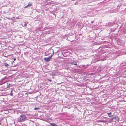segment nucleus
Masks as SVG:
<instances>
[{
    "instance_id": "obj_1",
    "label": "nucleus",
    "mask_w": 126,
    "mask_h": 126,
    "mask_svg": "<svg viewBox=\"0 0 126 126\" xmlns=\"http://www.w3.org/2000/svg\"><path fill=\"white\" fill-rule=\"evenodd\" d=\"M27 118V117L25 115L22 114L17 119V121L19 122H23L25 121Z\"/></svg>"
},
{
    "instance_id": "obj_2",
    "label": "nucleus",
    "mask_w": 126,
    "mask_h": 126,
    "mask_svg": "<svg viewBox=\"0 0 126 126\" xmlns=\"http://www.w3.org/2000/svg\"><path fill=\"white\" fill-rule=\"evenodd\" d=\"M7 81V78L6 77L2 78L1 80H0V85L6 83Z\"/></svg>"
},
{
    "instance_id": "obj_3",
    "label": "nucleus",
    "mask_w": 126,
    "mask_h": 126,
    "mask_svg": "<svg viewBox=\"0 0 126 126\" xmlns=\"http://www.w3.org/2000/svg\"><path fill=\"white\" fill-rule=\"evenodd\" d=\"M78 61H74L73 62H72L71 63V64H74L75 65H77V63L78 62Z\"/></svg>"
},
{
    "instance_id": "obj_4",
    "label": "nucleus",
    "mask_w": 126,
    "mask_h": 126,
    "mask_svg": "<svg viewBox=\"0 0 126 126\" xmlns=\"http://www.w3.org/2000/svg\"><path fill=\"white\" fill-rule=\"evenodd\" d=\"M51 59L50 57H49L48 58H45L44 60L47 62H48Z\"/></svg>"
},
{
    "instance_id": "obj_5",
    "label": "nucleus",
    "mask_w": 126,
    "mask_h": 126,
    "mask_svg": "<svg viewBox=\"0 0 126 126\" xmlns=\"http://www.w3.org/2000/svg\"><path fill=\"white\" fill-rule=\"evenodd\" d=\"M50 124L51 126H58L55 124L53 123H50Z\"/></svg>"
},
{
    "instance_id": "obj_6",
    "label": "nucleus",
    "mask_w": 126,
    "mask_h": 126,
    "mask_svg": "<svg viewBox=\"0 0 126 126\" xmlns=\"http://www.w3.org/2000/svg\"><path fill=\"white\" fill-rule=\"evenodd\" d=\"M114 119H115L117 121H118L119 120V118L117 117V116H115L114 117Z\"/></svg>"
},
{
    "instance_id": "obj_7",
    "label": "nucleus",
    "mask_w": 126,
    "mask_h": 126,
    "mask_svg": "<svg viewBox=\"0 0 126 126\" xmlns=\"http://www.w3.org/2000/svg\"><path fill=\"white\" fill-rule=\"evenodd\" d=\"M4 65L5 66V67H8L9 66V65L8 64L6 63H4Z\"/></svg>"
},
{
    "instance_id": "obj_8",
    "label": "nucleus",
    "mask_w": 126,
    "mask_h": 126,
    "mask_svg": "<svg viewBox=\"0 0 126 126\" xmlns=\"http://www.w3.org/2000/svg\"><path fill=\"white\" fill-rule=\"evenodd\" d=\"M111 114H112V113L111 112H110V113H107L108 115H109V116L110 117H111V116H110V115H111Z\"/></svg>"
},
{
    "instance_id": "obj_9",
    "label": "nucleus",
    "mask_w": 126,
    "mask_h": 126,
    "mask_svg": "<svg viewBox=\"0 0 126 126\" xmlns=\"http://www.w3.org/2000/svg\"><path fill=\"white\" fill-rule=\"evenodd\" d=\"M53 53L51 55H50V56L49 57H50L51 58L52 57V56H53V55L54 54V51H53Z\"/></svg>"
},
{
    "instance_id": "obj_10",
    "label": "nucleus",
    "mask_w": 126,
    "mask_h": 126,
    "mask_svg": "<svg viewBox=\"0 0 126 126\" xmlns=\"http://www.w3.org/2000/svg\"><path fill=\"white\" fill-rule=\"evenodd\" d=\"M32 5V3L31 2H29V3L27 5L28 6H30Z\"/></svg>"
},
{
    "instance_id": "obj_11",
    "label": "nucleus",
    "mask_w": 126,
    "mask_h": 126,
    "mask_svg": "<svg viewBox=\"0 0 126 126\" xmlns=\"http://www.w3.org/2000/svg\"><path fill=\"white\" fill-rule=\"evenodd\" d=\"M13 90H14L13 89L11 90V93H10V95L12 96H13V94L12 93V91Z\"/></svg>"
},
{
    "instance_id": "obj_12",
    "label": "nucleus",
    "mask_w": 126,
    "mask_h": 126,
    "mask_svg": "<svg viewBox=\"0 0 126 126\" xmlns=\"http://www.w3.org/2000/svg\"><path fill=\"white\" fill-rule=\"evenodd\" d=\"M27 26V24L26 23H25L24 25V26H23V27H25V26Z\"/></svg>"
},
{
    "instance_id": "obj_13",
    "label": "nucleus",
    "mask_w": 126,
    "mask_h": 126,
    "mask_svg": "<svg viewBox=\"0 0 126 126\" xmlns=\"http://www.w3.org/2000/svg\"><path fill=\"white\" fill-rule=\"evenodd\" d=\"M39 108H35L34 109V110H36L37 109H39Z\"/></svg>"
},
{
    "instance_id": "obj_14",
    "label": "nucleus",
    "mask_w": 126,
    "mask_h": 126,
    "mask_svg": "<svg viewBox=\"0 0 126 126\" xmlns=\"http://www.w3.org/2000/svg\"><path fill=\"white\" fill-rule=\"evenodd\" d=\"M114 119V118L113 117L111 118V119H110V120L111 121H113V120Z\"/></svg>"
},
{
    "instance_id": "obj_15",
    "label": "nucleus",
    "mask_w": 126,
    "mask_h": 126,
    "mask_svg": "<svg viewBox=\"0 0 126 126\" xmlns=\"http://www.w3.org/2000/svg\"><path fill=\"white\" fill-rule=\"evenodd\" d=\"M49 81L51 82V79H47Z\"/></svg>"
},
{
    "instance_id": "obj_16",
    "label": "nucleus",
    "mask_w": 126,
    "mask_h": 126,
    "mask_svg": "<svg viewBox=\"0 0 126 126\" xmlns=\"http://www.w3.org/2000/svg\"><path fill=\"white\" fill-rule=\"evenodd\" d=\"M16 59L15 58L14 59V61H13V62H14V61H15L16 60Z\"/></svg>"
},
{
    "instance_id": "obj_17",
    "label": "nucleus",
    "mask_w": 126,
    "mask_h": 126,
    "mask_svg": "<svg viewBox=\"0 0 126 126\" xmlns=\"http://www.w3.org/2000/svg\"><path fill=\"white\" fill-rule=\"evenodd\" d=\"M28 6H27H27H26L25 7V8H27Z\"/></svg>"
},
{
    "instance_id": "obj_18",
    "label": "nucleus",
    "mask_w": 126,
    "mask_h": 126,
    "mask_svg": "<svg viewBox=\"0 0 126 126\" xmlns=\"http://www.w3.org/2000/svg\"><path fill=\"white\" fill-rule=\"evenodd\" d=\"M16 18H17V19H18L19 18L18 17H16Z\"/></svg>"
},
{
    "instance_id": "obj_19",
    "label": "nucleus",
    "mask_w": 126,
    "mask_h": 126,
    "mask_svg": "<svg viewBox=\"0 0 126 126\" xmlns=\"http://www.w3.org/2000/svg\"><path fill=\"white\" fill-rule=\"evenodd\" d=\"M94 22V21H91V22L92 23H93Z\"/></svg>"
},
{
    "instance_id": "obj_20",
    "label": "nucleus",
    "mask_w": 126,
    "mask_h": 126,
    "mask_svg": "<svg viewBox=\"0 0 126 126\" xmlns=\"http://www.w3.org/2000/svg\"><path fill=\"white\" fill-rule=\"evenodd\" d=\"M77 4V3H76H76H75V4Z\"/></svg>"
},
{
    "instance_id": "obj_21",
    "label": "nucleus",
    "mask_w": 126,
    "mask_h": 126,
    "mask_svg": "<svg viewBox=\"0 0 126 126\" xmlns=\"http://www.w3.org/2000/svg\"><path fill=\"white\" fill-rule=\"evenodd\" d=\"M10 85V84H9V86Z\"/></svg>"
}]
</instances>
